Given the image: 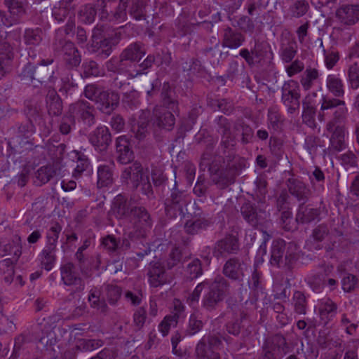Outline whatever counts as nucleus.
<instances>
[{"label":"nucleus","mask_w":359,"mask_h":359,"mask_svg":"<svg viewBox=\"0 0 359 359\" xmlns=\"http://www.w3.org/2000/svg\"><path fill=\"white\" fill-rule=\"evenodd\" d=\"M147 176L149 175L144 171L141 163L135 161L124 168L121 174V179L127 182L130 180L133 187L136 189L140 186L142 180Z\"/></svg>","instance_id":"28"},{"label":"nucleus","mask_w":359,"mask_h":359,"mask_svg":"<svg viewBox=\"0 0 359 359\" xmlns=\"http://www.w3.org/2000/svg\"><path fill=\"white\" fill-rule=\"evenodd\" d=\"M184 306L179 304L178 306H175V309L177 311L170 315H167L164 317L163 320L158 325V330L162 334L163 337L168 334L171 327H176L180 318V313L183 310Z\"/></svg>","instance_id":"35"},{"label":"nucleus","mask_w":359,"mask_h":359,"mask_svg":"<svg viewBox=\"0 0 359 359\" xmlns=\"http://www.w3.org/2000/svg\"><path fill=\"white\" fill-rule=\"evenodd\" d=\"M76 259L78 262V266L81 273L86 278L92 276L93 269H98L100 260L98 257H86L83 252L77 250L75 254Z\"/></svg>","instance_id":"31"},{"label":"nucleus","mask_w":359,"mask_h":359,"mask_svg":"<svg viewBox=\"0 0 359 359\" xmlns=\"http://www.w3.org/2000/svg\"><path fill=\"white\" fill-rule=\"evenodd\" d=\"M320 76V73L318 69L311 67H306L300 78V83L303 89L304 90H310Z\"/></svg>","instance_id":"43"},{"label":"nucleus","mask_w":359,"mask_h":359,"mask_svg":"<svg viewBox=\"0 0 359 359\" xmlns=\"http://www.w3.org/2000/svg\"><path fill=\"white\" fill-rule=\"evenodd\" d=\"M56 174V170L53 165H45L41 167L35 172L34 183L37 186H41L49 182Z\"/></svg>","instance_id":"47"},{"label":"nucleus","mask_w":359,"mask_h":359,"mask_svg":"<svg viewBox=\"0 0 359 359\" xmlns=\"http://www.w3.org/2000/svg\"><path fill=\"white\" fill-rule=\"evenodd\" d=\"M234 129L241 133L242 144H246L252 142L254 137V131L249 125L243 121H239L235 124Z\"/></svg>","instance_id":"58"},{"label":"nucleus","mask_w":359,"mask_h":359,"mask_svg":"<svg viewBox=\"0 0 359 359\" xmlns=\"http://www.w3.org/2000/svg\"><path fill=\"white\" fill-rule=\"evenodd\" d=\"M239 250L240 244L238 238L231 233H228L215 243L213 248V254L215 257L219 258L220 257L237 254Z\"/></svg>","instance_id":"16"},{"label":"nucleus","mask_w":359,"mask_h":359,"mask_svg":"<svg viewBox=\"0 0 359 359\" xmlns=\"http://www.w3.org/2000/svg\"><path fill=\"white\" fill-rule=\"evenodd\" d=\"M46 102L48 112L50 116H57L62 114V100L56 90L51 86L48 87Z\"/></svg>","instance_id":"33"},{"label":"nucleus","mask_w":359,"mask_h":359,"mask_svg":"<svg viewBox=\"0 0 359 359\" xmlns=\"http://www.w3.org/2000/svg\"><path fill=\"white\" fill-rule=\"evenodd\" d=\"M56 50L61 49L63 53V60L69 68H74L79 66L81 62V55L75 46L74 43L70 41H65L62 45L54 46Z\"/></svg>","instance_id":"24"},{"label":"nucleus","mask_w":359,"mask_h":359,"mask_svg":"<svg viewBox=\"0 0 359 359\" xmlns=\"http://www.w3.org/2000/svg\"><path fill=\"white\" fill-rule=\"evenodd\" d=\"M287 349L285 337L281 334H275L264 341L259 359H281Z\"/></svg>","instance_id":"10"},{"label":"nucleus","mask_w":359,"mask_h":359,"mask_svg":"<svg viewBox=\"0 0 359 359\" xmlns=\"http://www.w3.org/2000/svg\"><path fill=\"white\" fill-rule=\"evenodd\" d=\"M83 74L85 77L100 76L103 75V70L94 60H86L82 65Z\"/></svg>","instance_id":"61"},{"label":"nucleus","mask_w":359,"mask_h":359,"mask_svg":"<svg viewBox=\"0 0 359 359\" xmlns=\"http://www.w3.org/2000/svg\"><path fill=\"white\" fill-rule=\"evenodd\" d=\"M119 100L120 97L117 93L104 88L95 102L97 104L100 111L110 114L117 107Z\"/></svg>","instance_id":"26"},{"label":"nucleus","mask_w":359,"mask_h":359,"mask_svg":"<svg viewBox=\"0 0 359 359\" xmlns=\"http://www.w3.org/2000/svg\"><path fill=\"white\" fill-rule=\"evenodd\" d=\"M55 252L56 248L45 246L39 255L41 264L47 271H50L55 265L56 261Z\"/></svg>","instance_id":"46"},{"label":"nucleus","mask_w":359,"mask_h":359,"mask_svg":"<svg viewBox=\"0 0 359 359\" xmlns=\"http://www.w3.org/2000/svg\"><path fill=\"white\" fill-rule=\"evenodd\" d=\"M203 327V323L201 316L198 313H192L189 316V319L185 329V334L193 336L199 332Z\"/></svg>","instance_id":"53"},{"label":"nucleus","mask_w":359,"mask_h":359,"mask_svg":"<svg viewBox=\"0 0 359 359\" xmlns=\"http://www.w3.org/2000/svg\"><path fill=\"white\" fill-rule=\"evenodd\" d=\"M101 290L97 287H93L89 291L88 300L92 308L97 311L104 313L107 311L108 306L105 300L100 298Z\"/></svg>","instance_id":"45"},{"label":"nucleus","mask_w":359,"mask_h":359,"mask_svg":"<svg viewBox=\"0 0 359 359\" xmlns=\"http://www.w3.org/2000/svg\"><path fill=\"white\" fill-rule=\"evenodd\" d=\"M134 228L140 230L141 235L144 236L148 229L152 226L153 222L147 209L143 206L136 205L135 208L128 219Z\"/></svg>","instance_id":"20"},{"label":"nucleus","mask_w":359,"mask_h":359,"mask_svg":"<svg viewBox=\"0 0 359 359\" xmlns=\"http://www.w3.org/2000/svg\"><path fill=\"white\" fill-rule=\"evenodd\" d=\"M209 292L203 298V306L208 311L216 309L222 302L229 290V281L222 276H217L212 282H209Z\"/></svg>","instance_id":"4"},{"label":"nucleus","mask_w":359,"mask_h":359,"mask_svg":"<svg viewBox=\"0 0 359 359\" xmlns=\"http://www.w3.org/2000/svg\"><path fill=\"white\" fill-rule=\"evenodd\" d=\"M114 168L113 161H110L108 164L99 165L97 168V186L99 187H107L112 184Z\"/></svg>","instance_id":"37"},{"label":"nucleus","mask_w":359,"mask_h":359,"mask_svg":"<svg viewBox=\"0 0 359 359\" xmlns=\"http://www.w3.org/2000/svg\"><path fill=\"white\" fill-rule=\"evenodd\" d=\"M253 41L254 46L251 48V53L255 56L256 61H260L266 55L270 45L267 41H261L259 39L254 38Z\"/></svg>","instance_id":"57"},{"label":"nucleus","mask_w":359,"mask_h":359,"mask_svg":"<svg viewBox=\"0 0 359 359\" xmlns=\"http://www.w3.org/2000/svg\"><path fill=\"white\" fill-rule=\"evenodd\" d=\"M127 25L115 28L107 23L97 25L93 30L89 50L97 53L101 59L109 57L112 52V48L116 46L121 39L120 30L125 28Z\"/></svg>","instance_id":"2"},{"label":"nucleus","mask_w":359,"mask_h":359,"mask_svg":"<svg viewBox=\"0 0 359 359\" xmlns=\"http://www.w3.org/2000/svg\"><path fill=\"white\" fill-rule=\"evenodd\" d=\"M148 283L152 287H161L170 281L164 266L159 262H151L147 269Z\"/></svg>","instance_id":"18"},{"label":"nucleus","mask_w":359,"mask_h":359,"mask_svg":"<svg viewBox=\"0 0 359 359\" xmlns=\"http://www.w3.org/2000/svg\"><path fill=\"white\" fill-rule=\"evenodd\" d=\"M239 307V305H233L231 307L232 311L235 314L237 313V311H239V319H236L234 321L229 322L226 324L227 332L234 336H238L240 334L241 328V324L247 317V314L244 312V311H241Z\"/></svg>","instance_id":"48"},{"label":"nucleus","mask_w":359,"mask_h":359,"mask_svg":"<svg viewBox=\"0 0 359 359\" xmlns=\"http://www.w3.org/2000/svg\"><path fill=\"white\" fill-rule=\"evenodd\" d=\"M285 184L290 196L299 204L306 203L309 201L312 192L309 185L302 179L290 177L286 180Z\"/></svg>","instance_id":"15"},{"label":"nucleus","mask_w":359,"mask_h":359,"mask_svg":"<svg viewBox=\"0 0 359 359\" xmlns=\"http://www.w3.org/2000/svg\"><path fill=\"white\" fill-rule=\"evenodd\" d=\"M241 215L245 221L251 226L262 229L268 222L270 214L266 210L265 204L255 205L245 203L241 208Z\"/></svg>","instance_id":"7"},{"label":"nucleus","mask_w":359,"mask_h":359,"mask_svg":"<svg viewBox=\"0 0 359 359\" xmlns=\"http://www.w3.org/2000/svg\"><path fill=\"white\" fill-rule=\"evenodd\" d=\"M68 114L79 122L90 127L95 123V109L88 101L79 100L69 107Z\"/></svg>","instance_id":"13"},{"label":"nucleus","mask_w":359,"mask_h":359,"mask_svg":"<svg viewBox=\"0 0 359 359\" xmlns=\"http://www.w3.org/2000/svg\"><path fill=\"white\" fill-rule=\"evenodd\" d=\"M75 27V22L74 17L69 18L67 20L65 27L58 29L55 32V41L53 45L57 46V43L59 45H62L65 41L63 39L64 35H69L73 32V30Z\"/></svg>","instance_id":"60"},{"label":"nucleus","mask_w":359,"mask_h":359,"mask_svg":"<svg viewBox=\"0 0 359 359\" xmlns=\"http://www.w3.org/2000/svg\"><path fill=\"white\" fill-rule=\"evenodd\" d=\"M88 140L95 150L104 151L111 142V135L107 126H100L89 134Z\"/></svg>","instance_id":"22"},{"label":"nucleus","mask_w":359,"mask_h":359,"mask_svg":"<svg viewBox=\"0 0 359 359\" xmlns=\"http://www.w3.org/2000/svg\"><path fill=\"white\" fill-rule=\"evenodd\" d=\"M186 274L190 279H195L203 274L202 264L199 259H192L186 266Z\"/></svg>","instance_id":"64"},{"label":"nucleus","mask_w":359,"mask_h":359,"mask_svg":"<svg viewBox=\"0 0 359 359\" xmlns=\"http://www.w3.org/2000/svg\"><path fill=\"white\" fill-rule=\"evenodd\" d=\"M35 72V65L29 62L24 65L19 74V76L21 81L25 83H33L34 86L36 87L37 84L34 83Z\"/></svg>","instance_id":"62"},{"label":"nucleus","mask_w":359,"mask_h":359,"mask_svg":"<svg viewBox=\"0 0 359 359\" xmlns=\"http://www.w3.org/2000/svg\"><path fill=\"white\" fill-rule=\"evenodd\" d=\"M161 97L163 106L154 107L151 121L155 127L171 130L175 123L173 113L178 111V102L168 83H163Z\"/></svg>","instance_id":"3"},{"label":"nucleus","mask_w":359,"mask_h":359,"mask_svg":"<svg viewBox=\"0 0 359 359\" xmlns=\"http://www.w3.org/2000/svg\"><path fill=\"white\" fill-rule=\"evenodd\" d=\"M150 118L149 111H141L138 119L132 126V130L135 134V137L141 140L144 137L147 131Z\"/></svg>","instance_id":"39"},{"label":"nucleus","mask_w":359,"mask_h":359,"mask_svg":"<svg viewBox=\"0 0 359 359\" xmlns=\"http://www.w3.org/2000/svg\"><path fill=\"white\" fill-rule=\"evenodd\" d=\"M189 202L186 192L178 188L177 182L175 181L170 194L164 201L165 210L168 217L175 218L184 214V209Z\"/></svg>","instance_id":"6"},{"label":"nucleus","mask_w":359,"mask_h":359,"mask_svg":"<svg viewBox=\"0 0 359 359\" xmlns=\"http://www.w3.org/2000/svg\"><path fill=\"white\" fill-rule=\"evenodd\" d=\"M21 239L18 236H15L13 238V243H8L4 245L3 247L0 248V256L4 257L8 254L13 253L15 257V261L20 257L22 254L21 246H20Z\"/></svg>","instance_id":"52"},{"label":"nucleus","mask_w":359,"mask_h":359,"mask_svg":"<svg viewBox=\"0 0 359 359\" xmlns=\"http://www.w3.org/2000/svg\"><path fill=\"white\" fill-rule=\"evenodd\" d=\"M287 15L290 18L299 19L307 14L310 11V5L307 0H291Z\"/></svg>","instance_id":"38"},{"label":"nucleus","mask_w":359,"mask_h":359,"mask_svg":"<svg viewBox=\"0 0 359 359\" xmlns=\"http://www.w3.org/2000/svg\"><path fill=\"white\" fill-rule=\"evenodd\" d=\"M130 0H119L117 6L108 13L106 10H102L100 14V19L108 22L109 25H119L124 22L128 19L127 8Z\"/></svg>","instance_id":"23"},{"label":"nucleus","mask_w":359,"mask_h":359,"mask_svg":"<svg viewBox=\"0 0 359 359\" xmlns=\"http://www.w3.org/2000/svg\"><path fill=\"white\" fill-rule=\"evenodd\" d=\"M284 118L280 112L275 107L269 108L267 113V125L269 129L274 131L281 130Z\"/></svg>","instance_id":"44"},{"label":"nucleus","mask_w":359,"mask_h":359,"mask_svg":"<svg viewBox=\"0 0 359 359\" xmlns=\"http://www.w3.org/2000/svg\"><path fill=\"white\" fill-rule=\"evenodd\" d=\"M60 270L62 283L69 287L72 292H81L85 289V282L73 263L67 262L61 265Z\"/></svg>","instance_id":"14"},{"label":"nucleus","mask_w":359,"mask_h":359,"mask_svg":"<svg viewBox=\"0 0 359 359\" xmlns=\"http://www.w3.org/2000/svg\"><path fill=\"white\" fill-rule=\"evenodd\" d=\"M53 62V59L42 60L41 62L35 65L36 72L34 76V83L36 82L42 85L48 80L50 83H53V70L48 67V66Z\"/></svg>","instance_id":"32"},{"label":"nucleus","mask_w":359,"mask_h":359,"mask_svg":"<svg viewBox=\"0 0 359 359\" xmlns=\"http://www.w3.org/2000/svg\"><path fill=\"white\" fill-rule=\"evenodd\" d=\"M194 211L191 219L186 221L184 225V231L189 235H196L205 231L212 224V219L208 214L204 212L196 203L194 204Z\"/></svg>","instance_id":"11"},{"label":"nucleus","mask_w":359,"mask_h":359,"mask_svg":"<svg viewBox=\"0 0 359 359\" xmlns=\"http://www.w3.org/2000/svg\"><path fill=\"white\" fill-rule=\"evenodd\" d=\"M146 54V50L142 43L140 41L129 44L120 54L119 58L111 57L109 60L112 62L121 64L124 67L133 69Z\"/></svg>","instance_id":"12"},{"label":"nucleus","mask_w":359,"mask_h":359,"mask_svg":"<svg viewBox=\"0 0 359 359\" xmlns=\"http://www.w3.org/2000/svg\"><path fill=\"white\" fill-rule=\"evenodd\" d=\"M285 250V242L283 240L273 241L271 250L270 263L271 265L278 267L283 266Z\"/></svg>","instance_id":"41"},{"label":"nucleus","mask_w":359,"mask_h":359,"mask_svg":"<svg viewBox=\"0 0 359 359\" xmlns=\"http://www.w3.org/2000/svg\"><path fill=\"white\" fill-rule=\"evenodd\" d=\"M336 18L344 25H353L359 20V4L344 5L336 11Z\"/></svg>","instance_id":"29"},{"label":"nucleus","mask_w":359,"mask_h":359,"mask_svg":"<svg viewBox=\"0 0 359 359\" xmlns=\"http://www.w3.org/2000/svg\"><path fill=\"white\" fill-rule=\"evenodd\" d=\"M347 147L345 141V128L337 126L334 128L330 138L329 149L331 151L340 152Z\"/></svg>","instance_id":"34"},{"label":"nucleus","mask_w":359,"mask_h":359,"mask_svg":"<svg viewBox=\"0 0 359 359\" xmlns=\"http://www.w3.org/2000/svg\"><path fill=\"white\" fill-rule=\"evenodd\" d=\"M305 204L306 203H302L299 205L296 215V220L297 222L309 224L316 219L319 221L321 219L320 215L322 214L326 215L327 212L325 205L323 201H320L319 208H310L308 205H305Z\"/></svg>","instance_id":"19"},{"label":"nucleus","mask_w":359,"mask_h":359,"mask_svg":"<svg viewBox=\"0 0 359 359\" xmlns=\"http://www.w3.org/2000/svg\"><path fill=\"white\" fill-rule=\"evenodd\" d=\"M300 86L297 81L290 79L284 82L281 88V102L288 114H294L300 107Z\"/></svg>","instance_id":"9"},{"label":"nucleus","mask_w":359,"mask_h":359,"mask_svg":"<svg viewBox=\"0 0 359 359\" xmlns=\"http://www.w3.org/2000/svg\"><path fill=\"white\" fill-rule=\"evenodd\" d=\"M245 166L244 160L238 156L229 154L224 159L220 156L212 158L208 151L202 154L200 163L201 169L208 168L212 182L220 189L233 184Z\"/></svg>","instance_id":"1"},{"label":"nucleus","mask_w":359,"mask_h":359,"mask_svg":"<svg viewBox=\"0 0 359 359\" xmlns=\"http://www.w3.org/2000/svg\"><path fill=\"white\" fill-rule=\"evenodd\" d=\"M24 43L28 46V55L34 59L36 53L34 48L39 46L43 39V32L40 27L26 28L22 34Z\"/></svg>","instance_id":"25"},{"label":"nucleus","mask_w":359,"mask_h":359,"mask_svg":"<svg viewBox=\"0 0 359 359\" xmlns=\"http://www.w3.org/2000/svg\"><path fill=\"white\" fill-rule=\"evenodd\" d=\"M116 154L118 162L121 164H128L131 163L134 158V152L132 150L131 144L129 139L121 135L116 140Z\"/></svg>","instance_id":"27"},{"label":"nucleus","mask_w":359,"mask_h":359,"mask_svg":"<svg viewBox=\"0 0 359 359\" xmlns=\"http://www.w3.org/2000/svg\"><path fill=\"white\" fill-rule=\"evenodd\" d=\"M73 161H76V165L73 172L75 178L79 177L81 174L90 168V160L83 152L74 150L72 151Z\"/></svg>","instance_id":"40"},{"label":"nucleus","mask_w":359,"mask_h":359,"mask_svg":"<svg viewBox=\"0 0 359 359\" xmlns=\"http://www.w3.org/2000/svg\"><path fill=\"white\" fill-rule=\"evenodd\" d=\"M339 97H330L323 95L320 100V109L318 114V119L320 121L324 120L325 111L330 109H336L339 104H343L341 100Z\"/></svg>","instance_id":"50"},{"label":"nucleus","mask_w":359,"mask_h":359,"mask_svg":"<svg viewBox=\"0 0 359 359\" xmlns=\"http://www.w3.org/2000/svg\"><path fill=\"white\" fill-rule=\"evenodd\" d=\"M13 57L12 50L0 53V79L11 72Z\"/></svg>","instance_id":"59"},{"label":"nucleus","mask_w":359,"mask_h":359,"mask_svg":"<svg viewBox=\"0 0 359 359\" xmlns=\"http://www.w3.org/2000/svg\"><path fill=\"white\" fill-rule=\"evenodd\" d=\"M246 264L238 257L229 258L224 263L222 273L225 277L238 282L243 280Z\"/></svg>","instance_id":"21"},{"label":"nucleus","mask_w":359,"mask_h":359,"mask_svg":"<svg viewBox=\"0 0 359 359\" xmlns=\"http://www.w3.org/2000/svg\"><path fill=\"white\" fill-rule=\"evenodd\" d=\"M326 88L335 97H343L345 93L344 84L338 74H328L326 79Z\"/></svg>","instance_id":"36"},{"label":"nucleus","mask_w":359,"mask_h":359,"mask_svg":"<svg viewBox=\"0 0 359 359\" xmlns=\"http://www.w3.org/2000/svg\"><path fill=\"white\" fill-rule=\"evenodd\" d=\"M122 102L125 107L134 109L140 105L139 93L133 88L125 90L123 93Z\"/></svg>","instance_id":"56"},{"label":"nucleus","mask_w":359,"mask_h":359,"mask_svg":"<svg viewBox=\"0 0 359 359\" xmlns=\"http://www.w3.org/2000/svg\"><path fill=\"white\" fill-rule=\"evenodd\" d=\"M25 114L30 121H37L41 118V109L37 102L27 100L25 102Z\"/></svg>","instance_id":"54"},{"label":"nucleus","mask_w":359,"mask_h":359,"mask_svg":"<svg viewBox=\"0 0 359 359\" xmlns=\"http://www.w3.org/2000/svg\"><path fill=\"white\" fill-rule=\"evenodd\" d=\"M4 4L9 13L19 24L26 14V8L22 0H5Z\"/></svg>","instance_id":"42"},{"label":"nucleus","mask_w":359,"mask_h":359,"mask_svg":"<svg viewBox=\"0 0 359 359\" xmlns=\"http://www.w3.org/2000/svg\"><path fill=\"white\" fill-rule=\"evenodd\" d=\"M297 51V45L294 41H290L283 43L280 46V56L285 63H289L292 61Z\"/></svg>","instance_id":"55"},{"label":"nucleus","mask_w":359,"mask_h":359,"mask_svg":"<svg viewBox=\"0 0 359 359\" xmlns=\"http://www.w3.org/2000/svg\"><path fill=\"white\" fill-rule=\"evenodd\" d=\"M208 105L214 111H219L226 115L231 114L234 111L233 102L226 99H210Z\"/></svg>","instance_id":"49"},{"label":"nucleus","mask_w":359,"mask_h":359,"mask_svg":"<svg viewBox=\"0 0 359 359\" xmlns=\"http://www.w3.org/2000/svg\"><path fill=\"white\" fill-rule=\"evenodd\" d=\"M105 67L109 72L113 74L111 75L112 79L111 86L112 88L123 91L132 88L128 80L136 77V75L133 74L135 72H133V69L124 67L121 64L112 62L111 60L106 62Z\"/></svg>","instance_id":"8"},{"label":"nucleus","mask_w":359,"mask_h":359,"mask_svg":"<svg viewBox=\"0 0 359 359\" xmlns=\"http://www.w3.org/2000/svg\"><path fill=\"white\" fill-rule=\"evenodd\" d=\"M292 304L294 312L297 314H306L307 309V299L303 292L296 290L292 298Z\"/></svg>","instance_id":"51"},{"label":"nucleus","mask_w":359,"mask_h":359,"mask_svg":"<svg viewBox=\"0 0 359 359\" xmlns=\"http://www.w3.org/2000/svg\"><path fill=\"white\" fill-rule=\"evenodd\" d=\"M245 41L243 34L230 27H226L223 29L222 42L223 47L230 49H236L243 45Z\"/></svg>","instance_id":"30"},{"label":"nucleus","mask_w":359,"mask_h":359,"mask_svg":"<svg viewBox=\"0 0 359 359\" xmlns=\"http://www.w3.org/2000/svg\"><path fill=\"white\" fill-rule=\"evenodd\" d=\"M36 128L32 121L27 120L25 123L16 125L11 130L12 136L9 137L8 145L13 153L21 154L23 147L30 144L29 138L35 133Z\"/></svg>","instance_id":"5"},{"label":"nucleus","mask_w":359,"mask_h":359,"mask_svg":"<svg viewBox=\"0 0 359 359\" xmlns=\"http://www.w3.org/2000/svg\"><path fill=\"white\" fill-rule=\"evenodd\" d=\"M136 205L135 201L118 194L114 198L111 211L117 219L128 221Z\"/></svg>","instance_id":"17"},{"label":"nucleus","mask_w":359,"mask_h":359,"mask_svg":"<svg viewBox=\"0 0 359 359\" xmlns=\"http://www.w3.org/2000/svg\"><path fill=\"white\" fill-rule=\"evenodd\" d=\"M348 81L352 89L359 88V62H355L350 65L347 70Z\"/></svg>","instance_id":"63"}]
</instances>
